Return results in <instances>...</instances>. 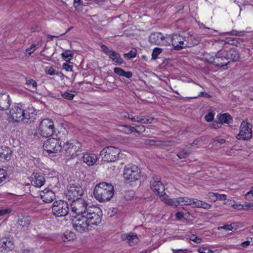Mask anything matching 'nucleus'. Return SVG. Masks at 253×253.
Returning a JSON list of instances; mask_svg holds the SVG:
<instances>
[{
    "label": "nucleus",
    "instance_id": "obj_52",
    "mask_svg": "<svg viewBox=\"0 0 253 253\" xmlns=\"http://www.w3.org/2000/svg\"><path fill=\"white\" fill-rule=\"evenodd\" d=\"M227 33L232 36H241L243 35V32H239L234 30H232L230 32H227Z\"/></svg>",
    "mask_w": 253,
    "mask_h": 253
},
{
    "label": "nucleus",
    "instance_id": "obj_25",
    "mask_svg": "<svg viewBox=\"0 0 253 253\" xmlns=\"http://www.w3.org/2000/svg\"><path fill=\"white\" fill-rule=\"evenodd\" d=\"M109 58L111 59L116 65H121L124 62L123 59L121 57L119 53L114 50L111 52Z\"/></svg>",
    "mask_w": 253,
    "mask_h": 253
},
{
    "label": "nucleus",
    "instance_id": "obj_48",
    "mask_svg": "<svg viewBox=\"0 0 253 253\" xmlns=\"http://www.w3.org/2000/svg\"><path fill=\"white\" fill-rule=\"evenodd\" d=\"M139 117V116H131L130 117L129 114L128 113H126V114L124 116V118H127V119L130 120L132 122H138Z\"/></svg>",
    "mask_w": 253,
    "mask_h": 253
},
{
    "label": "nucleus",
    "instance_id": "obj_17",
    "mask_svg": "<svg viewBox=\"0 0 253 253\" xmlns=\"http://www.w3.org/2000/svg\"><path fill=\"white\" fill-rule=\"evenodd\" d=\"M12 101L10 95L5 92H0V110L6 111L9 109Z\"/></svg>",
    "mask_w": 253,
    "mask_h": 253
},
{
    "label": "nucleus",
    "instance_id": "obj_16",
    "mask_svg": "<svg viewBox=\"0 0 253 253\" xmlns=\"http://www.w3.org/2000/svg\"><path fill=\"white\" fill-rule=\"evenodd\" d=\"M150 188L156 194L162 196L165 194V187L160 176L154 175L150 181Z\"/></svg>",
    "mask_w": 253,
    "mask_h": 253
},
{
    "label": "nucleus",
    "instance_id": "obj_18",
    "mask_svg": "<svg viewBox=\"0 0 253 253\" xmlns=\"http://www.w3.org/2000/svg\"><path fill=\"white\" fill-rule=\"evenodd\" d=\"M225 53L226 55L227 60L231 62H235L239 61L240 55L239 52L235 48H230L225 49Z\"/></svg>",
    "mask_w": 253,
    "mask_h": 253
},
{
    "label": "nucleus",
    "instance_id": "obj_59",
    "mask_svg": "<svg viewBox=\"0 0 253 253\" xmlns=\"http://www.w3.org/2000/svg\"><path fill=\"white\" fill-rule=\"evenodd\" d=\"M208 198L211 200V201L215 202V197L216 193L213 192H210L208 194Z\"/></svg>",
    "mask_w": 253,
    "mask_h": 253
},
{
    "label": "nucleus",
    "instance_id": "obj_50",
    "mask_svg": "<svg viewBox=\"0 0 253 253\" xmlns=\"http://www.w3.org/2000/svg\"><path fill=\"white\" fill-rule=\"evenodd\" d=\"M191 241H193L194 243L199 244L201 242L202 239L194 234H193L190 238Z\"/></svg>",
    "mask_w": 253,
    "mask_h": 253
},
{
    "label": "nucleus",
    "instance_id": "obj_35",
    "mask_svg": "<svg viewBox=\"0 0 253 253\" xmlns=\"http://www.w3.org/2000/svg\"><path fill=\"white\" fill-rule=\"evenodd\" d=\"M193 198H188L187 197H179L178 198V201L179 202V204H181V205H192Z\"/></svg>",
    "mask_w": 253,
    "mask_h": 253
},
{
    "label": "nucleus",
    "instance_id": "obj_12",
    "mask_svg": "<svg viewBox=\"0 0 253 253\" xmlns=\"http://www.w3.org/2000/svg\"><path fill=\"white\" fill-rule=\"evenodd\" d=\"M65 196L68 200H75L81 197L84 194V190L82 187L79 185L74 184H70L65 191Z\"/></svg>",
    "mask_w": 253,
    "mask_h": 253
},
{
    "label": "nucleus",
    "instance_id": "obj_36",
    "mask_svg": "<svg viewBox=\"0 0 253 253\" xmlns=\"http://www.w3.org/2000/svg\"><path fill=\"white\" fill-rule=\"evenodd\" d=\"M120 127L121 128V131L126 134H130L134 132V126H131L130 125H121Z\"/></svg>",
    "mask_w": 253,
    "mask_h": 253
},
{
    "label": "nucleus",
    "instance_id": "obj_56",
    "mask_svg": "<svg viewBox=\"0 0 253 253\" xmlns=\"http://www.w3.org/2000/svg\"><path fill=\"white\" fill-rule=\"evenodd\" d=\"M45 71L46 74L49 75H53L55 74V70L52 67H46L45 68Z\"/></svg>",
    "mask_w": 253,
    "mask_h": 253
},
{
    "label": "nucleus",
    "instance_id": "obj_61",
    "mask_svg": "<svg viewBox=\"0 0 253 253\" xmlns=\"http://www.w3.org/2000/svg\"><path fill=\"white\" fill-rule=\"evenodd\" d=\"M211 207V205L206 203L205 202L202 201V204L201 208L204 209L205 210H209Z\"/></svg>",
    "mask_w": 253,
    "mask_h": 253
},
{
    "label": "nucleus",
    "instance_id": "obj_46",
    "mask_svg": "<svg viewBox=\"0 0 253 253\" xmlns=\"http://www.w3.org/2000/svg\"><path fill=\"white\" fill-rule=\"evenodd\" d=\"M63 69H65L67 71H73V65H70L69 62H66L62 65Z\"/></svg>",
    "mask_w": 253,
    "mask_h": 253
},
{
    "label": "nucleus",
    "instance_id": "obj_27",
    "mask_svg": "<svg viewBox=\"0 0 253 253\" xmlns=\"http://www.w3.org/2000/svg\"><path fill=\"white\" fill-rule=\"evenodd\" d=\"M0 245L1 252H7L13 248V243L7 239H5L4 241H0Z\"/></svg>",
    "mask_w": 253,
    "mask_h": 253
},
{
    "label": "nucleus",
    "instance_id": "obj_24",
    "mask_svg": "<svg viewBox=\"0 0 253 253\" xmlns=\"http://www.w3.org/2000/svg\"><path fill=\"white\" fill-rule=\"evenodd\" d=\"M164 38L162 33L159 32H155L151 34L149 38V41L155 44H161V39Z\"/></svg>",
    "mask_w": 253,
    "mask_h": 253
},
{
    "label": "nucleus",
    "instance_id": "obj_40",
    "mask_svg": "<svg viewBox=\"0 0 253 253\" xmlns=\"http://www.w3.org/2000/svg\"><path fill=\"white\" fill-rule=\"evenodd\" d=\"M190 152L185 149H182L177 154V156L180 159H185L189 156Z\"/></svg>",
    "mask_w": 253,
    "mask_h": 253
},
{
    "label": "nucleus",
    "instance_id": "obj_31",
    "mask_svg": "<svg viewBox=\"0 0 253 253\" xmlns=\"http://www.w3.org/2000/svg\"><path fill=\"white\" fill-rule=\"evenodd\" d=\"M218 120L220 124L222 125L223 123L229 124L230 123V121L232 120V118L228 113H224L219 116Z\"/></svg>",
    "mask_w": 253,
    "mask_h": 253
},
{
    "label": "nucleus",
    "instance_id": "obj_28",
    "mask_svg": "<svg viewBox=\"0 0 253 253\" xmlns=\"http://www.w3.org/2000/svg\"><path fill=\"white\" fill-rule=\"evenodd\" d=\"M244 40L240 38H227L224 41V44H229L236 46L242 45Z\"/></svg>",
    "mask_w": 253,
    "mask_h": 253
},
{
    "label": "nucleus",
    "instance_id": "obj_7",
    "mask_svg": "<svg viewBox=\"0 0 253 253\" xmlns=\"http://www.w3.org/2000/svg\"><path fill=\"white\" fill-rule=\"evenodd\" d=\"M207 59L209 62L214 66L220 68L227 66L230 64V61L227 60L225 53L224 49L219 50L214 55L207 57Z\"/></svg>",
    "mask_w": 253,
    "mask_h": 253
},
{
    "label": "nucleus",
    "instance_id": "obj_19",
    "mask_svg": "<svg viewBox=\"0 0 253 253\" xmlns=\"http://www.w3.org/2000/svg\"><path fill=\"white\" fill-rule=\"evenodd\" d=\"M41 198L43 202L49 203L55 199V193L51 190L45 189L40 194Z\"/></svg>",
    "mask_w": 253,
    "mask_h": 253
},
{
    "label": "nucleus",
    "instance_id": "obj_60",
    "mask_svg": "<svg viewBox=\"0 0 253 253\" xmlns=\"http://www.w3.org/2000/svg\"><path fill=\"white\" fill-rule=\"evenodd\" d=\"M245 196L247 199H252L253 198V187L251 190L246 193Z\"/></svg>",
    "mask_w": 253,
    "mask_h": 253
},
{
    "label": "nucleus",
    "instance_id": "obj_39",
    "mask_svg": "<svg viewBox=\"0 0 253 253\" xmlns=\"http://www.w3.org/2000/svg\"><path fill=\"white\" fill-rule=\"evenodd\" d=\"M162 49L159 47H155L152 53V59L155 60L158 58V55L161 53Z\"/></svg>",
    "mask_w": 253,
    "mask_h": 253
},
{
    "label": "nucleus",
    "instance_id": "obj_1",
    "mask_svg": "<svg viewBox=\"0 0 253 253\" xmlns=\"http://www.w3.org/2000/svg\"><path fill=\"white\" fill-rule=\"evenodd\" d=\"M59 138L62 142L61 152L70 159L76 157L82 151V144L76 139H71L68 131L65 128L60 131Z\"/></svg>",
    "mask_w": 253,
    "mask_h": 253
},
{
    "label": "nucleus",
    "instance_id": "obj_10",
    "mask_svg": "<svg viewBox=\"0 0 253 253\" xmlns=\"http://www.w3.org/2000/svg\"><path fill=\"white\" fill-rule=\"evenodd\" d=\"M38 133L42 137H49L55 132L54 123L49 119L42 120L39 126Z\"/></svg>",
    "mask_w": 253,
    "mask_h": 253
},
{
    "label": "nucleus",
    "instance_id": "obj_8",
    "mask_svg": "<svg viewBox=\"0 0 253 253\" xmlns=\"http://www.w3.org/2000/svg\"><path fill=\"white\" fill-rule=\"evenodd\" d=\"M120 149L113 146H106L100 152V155L104 162H113L118 159Z\"/></svg>",
    "mask_w": 253,
    "mask_h": 253
},
{
    "label": "nucleus",
    "instance_id": "obj_9",
    "mask_svg": "<svg viewBox=\"0 0 253 253\" xmlns=\"http://www.w3.org/2000/svg\"><path fill=\"white\" fill-rule=\"evenodd\" d=\"M59 132L57 134V138H50L46 140L43 144L44 149L49 154L57 153L62 150V142L60 141L59 138Z\"/></svg>",
    "mask_w": 253,
    "mask_h": 253
},
{
    "label": "nucleus",
    "instance_id": "obj_44",
    "mask_svg": "<svg viewBox=\"0 0 253 253\" xmlns=\"http://www.w3.org/2000/svg\"><path fill=\"white\" fill-rule=\"evenodd\" d=\"M169 37H171L170 35H167V37H164V38L161 39V44L164 45H169L170 42H171L169 39Z\"/></svg>",
    "mask_w": 253,
    "mask_h": 253
},
{
    "label": "nucleus",
    "instance_id": "obj_20",
    "mask_svg": "<svg viewBox=\"0 0 253 253\" xmlns=\"http://www.w3.org/2000/svg\"><path fill=\"white\" fill-rule=\"evenodd\" d=\"M12 151L8 147L1 146L0 148V159L2 161H8L12 157Z\"/></svg>",
    "mask_w": 253,
    "mask_h": 253
},
{
    "label": "nucleus",
    "instance_id": "obj_45",
    "mask_svg": "<svg viewBox=\"0 0 253 253\" xmlns=\"http://www.w3.org/2000/svg\"><path fill=\"white\" fill-rule=\"evenodd\" d=\"M214 114L212 112L208 113L205 116V119L208 122H211L213 120Z\"/></svg>",
    "mask_w": 253,
    "mask_h": 253
},
{
    "label": "nucleus",
    "instance_id": "obj_41",
    "mask_svg": "<svg viewBox=\"0 0 253 253\" xmlns=\"http://www.w3.org/2000/svg\"><path fill=\"white\" fill-rule=\"evenodd\" d=\"M145 130V126L143 125H137L134 126V132L141 134Z\"/></svg>",
    "mask_w": 253,
    "mask_h": 253
},
{
    "label": "nucleus",
    "instance_id": "obj_64",
    "mask_svg": "<svg viewBox=\"0 0 253 253\" xmlns=\"http://www.w3.org/2000/svg\"><path fill=\"white\" fill-rule=\"evenodd\" d=\"M175 217L178 219H181L183 217V214L181 212H177L175 214Z\"/></svg>",
    "mask_w": 253,
    "mask_h": 253
},
{
    "label": "nucleus",
    "instance_id": "obj_14",
    "mask_svg": "<svg viewBox=\"0 0 253 253\" xmlns=\"http://www.w3.org/2000/svg\"><path fill=\"white\" fill-rule=\"evenodd\" d=\"M73 227L74 229L79 232L84 233L88 231V225L86 221L84 214L75 215L72 222Z\"/></svg>",
    "mask_w": 253,
    "mask_h": 253
},
{
    "label": "nucleus",
    "instance_id": "obj_51",
    "mask_svg": "<svg viewBox=\"0 0 253 253\" xmlns=\"http://www.w3.org/2000/svg\"><path fill=\"white\" fill-rule=\"evenodd\" d=\"M215 201L217 200L225 201L227 199V195L225 194H220L216 193Z\"/></svg>",
    "mask_w": 253,
    "mask_h": 253
},
{
    "label": "nucleus",
    "instance_id": "obj_4",
    "mask_svg": "<svg viewBox=\"0 0 253 253\" xmlns=\"http://www.w3.org/2000/svg\"><path fill=\"white\" fill-rule=\"evenodd\" d=\"M180 36L176 34H173L171 37H169V39L171 42L174 49L175 50H180L186 47H192L197 45L199 43V38L198 37H193L192 36L188 38V41L186 43H184L183 41H179Z\"/></svg>",
    "mask_w": 253,
    "mask_h": 253
},
{
    "label": "nucleus",
    "instance_id": "obj_30",
    "mask_svg": "<svg viewBox=\"0 0 253 253\" xmlns=\"http://www.w3.org/2000/svg\"><path fill=\"white\" fill-rule=\"evenodd\" d=\"M164 195L162 201L167 205L176 207L179 205V202L178 201V198L170 199L166 194Z\"/></svg>",
    "mask_w": 253,
    "mask_h": 253
},
{
    "label": "nucleus",
    "instance_id": "obj_33",
    "mask_svg": "<svg viewBox=\"0 0 253 253\" xmlns=\"http://www.w3.org/2000/svg\"><path fill=\"white\" fill-rule=\"evenodd\" d=\"M26 85L29 87L28 89L31 91L34 92L37 89V82L33 79H26Z\"/></svg>",
    "mask_w": 253,
    "mask_h": 253
},
{
    "label": "nucleus",
    "instance_id": "obj_3",
    "mask_svg": "<svg viewBox=\"0 0 253 253\" xmlns=\"http://www.w3.org/2000/svg\"><path fill=\"white\" fill-rule=\"evenodd\" d=\"M114 189L111 183L100 182L97 184L93 190V194L96 200L100 202L108 201L113 197Z\"/></svg>",
    "mask_w": 253,
    "mask_h": 253
},
{
    "label": "nucleus",
    "instance_id": "obj_34",
    "mask_svg": "<svg viewBox=\"0 0 253 253\" xmlns=\"http://www.w3.org/2000/svg\"><path fill=\"white\" fill-rule=\"evenodd\" d=\"M76 238V235L74 232L67 231L64 234L63 240L64 242L74 240Z\"/></svg>",
    "mask_w": 253,
    "mask_h": 253
},
{
    "label": "nucleus",
    "instance_id": "obj_6",
    "mask_svg": "<svg viewBox=\"0 0 253 253\" xmlns=\"http://www.w3.org/2000/svg\"><path fill=\"white\" fill-rule=\"evenodd\" d=\"M141 176V170L136 165H128L124 168L123 177L126 182L132 185Z\"/></svg>",
    "mask_w": 253,
    "mask_h": 253
},
{
    "label": "nucleus",
    "instance_id": "obj_26",
    "mask_svg": "<svg viewBox=\"0 0 253 253\" xmlns=\"http://www.w3.org/2000/svg\"><path fill=\"white\" fill-rule=\"evenodd\" d=\"M123 238L127 240L130 246H132L138 243L139 239L135 233H131L129 234H124Z\"/></svg>",
    "mask_w": 253,
    "mask_h": 253
},
{
    "label": "nucleus",
    "instance_id": "obj_15",
    "mask_svg": "<svg viewBox=\"0 0 253 253\" xmlns=\"http://www.w3.org/2000/svg\"><path fill=\"white\" fill-rule=\"evenodd\" d=\"M240 132L237 136L238 139L250 140L252 137V130L250 123L243 121L240 127Z\"/></svg>",
    "mask_w": 253,
    "mask_h": 253
},
{
    "label": "nucleus",
    "instance_id": "obj_29",
    "mask_svg": "<svg viewBox=\"0 0 253 253\" xmlns=\"http://www.w3.org/2000/svg\"><path fill=\"white\" fill-rule=\"evenodd\" d=\"M114 72L120 76L125 77L128 79L131 78L133 75L131 72H126L124 69L119 67L114 68Z\"/></svg>",
    "mask_w": 253,
    "mask_h": 253
},
{
    "label": "nucleus",
    "instance_id": "obj_23",
    "mask_svg": "<svg viewBox=\"0 0 253 253\" xmlns=\"http://www.w3.org/2000/svg\"><path fill=\"white\" fill-rule=\"evenodd\" d=\"M17 227L21 230L26 231L30 224V221L26 217L19 218L17 222Z\"/></svg>",
    "mask_w": 253,
    "mask_h": 253
},
{
    "label": "nucleus",
    "instance_id": "obj_53",
    "mask_svg": "<svg viewBox=\"0 0 253 253\" xmlns=\"http://www.w3.org/2000/svg\"><path fill=\"white\" fill-rule=\"evenodd\" d=\"M138 123H140L143 124H149V120H148V118H146L145 116H139Z\"/></svg>",
    "mask_w": 253,
    "mask_h": 253
},
{
    "label": "nucleus",
    "instance_id": "obj_47",
    "mask_svg": "<svg viewBox=\"0 0 253 253\" xmlns=\"http://www.w3.org/2000/svg\"><path fill=\"white\" fill-rule=\"evenodd\" d=\"M6 175V171L2 169H0V183L3 181L5 179Z\"/></svg>",
    "mask_w": 253,
    "mask_h": 253
},
{
    "label": "nucleus",
    "instance_id": "obj_32",
    "mask_svg": "<svg viewBox=\"0 0 253 253\" xmlns=\"http://www.w3.org/2000/svg\"><path fill=\"white\" fill-rule=\"evenodd\" d=\"M62 58L66 61L69 62V63H71L70 60L73 58L74 53L72 51L70 50H65L61 54Z\"/></svg>",
    "mask_w": 253,
    "mask_h": 253
},
{
    "label": "nucleus",
    "instance_id": "obj_5",
    "mask_svg": "<svg viewBox=\"0 0 253 253\" xmlns=\"http://www.w3.org/2000/svg\"><path fill=\"white\" fill-rule=\"evenodd\" d=\"M86 212L84 215L88 226L97 225L101 223L102 213L100 208L95 206H89Z\"/></svg>",
    "mask_w": 253,
    "mask_h": 253
},
{
    "label": "nucleus",
    "instance_id": "obj_55",
    "mask_svg": "<svg viewBox=\"0 0 253 253\" xmlns=\"http://www.w3.org/2000/svg\"><path fill=\"white\" fill-rule=\"evenodd\" d=\"M242 208H243L244 210H253V203H252L244 204V205L242 206Z\"/></svg>",
    "mask_w": 253,
    "mask_h": 253
},
{
    "label": "nucleus",
    "instance_id": "obj_43",
    "mask_svg": "<svg viewBox=\"0 0 253 253\" xmlns=\"http://www.w3.org/2000/svg\"><path fill=\"white\" fill-rule=\"evenodd\" d=\"M202 204V201L197 199L193 198L192 207L193 208H201Z\"/></svg>",
    "mask_w": 253,
    "mask_h": 253
},
{
    "label": "nucleus",
    "instance_id": "obj_54",
    "mask_svg": "<svg viewBox=\"0 0 253 253\" xmlns=\"http://www.w3.org/2000/svg\"><path fill=\"white\" fill-rule=\"evenodd\" d=\"M11 211V209L9 208L1 209L0 210V216H3L7 214H8L10 213Z\"/></svg>",
    "mask_w": 253,
    "mask_h": 253
},
{
    "label": "nucleus",
    "instance_id": "obj_37",
    "mask_svg": "<svg viewBox=\"0 0 253 253\" xmlns=\"http://www.w3.org/2000/svg\"><path fill=\"white\" fill-rule=\"evenodd\" d=\"M72 92L77 94V92L76 91L71 90L69 91L64 92L62 94V96L65 99L68 100H72L75 96V94L72 93Z\"/></svg>",
    "mask_w": 253,
    "mask_h": 253
},
{
    "label": "nucleus",
    "instance_id": "obj_2",
    "mask_svg": "<svg viewBox=\"0 0 253 253\" xmlns=\"http://www.w3.org/2000/svg\"><path fill=\"white\" fill-rule=\"evenodd\" d=\"M35 109L32 106L26 107L24 104H16L10 110V114L14 122H23L28 123L30 119L35 115Z\"/></svg>",
    "mask_w": 253,
    "mask_h": 253
},
{
    "label": "nucleus",
    "instance_id": "obj_13",
    "mask_svg": "<svg viewBox=\"0 0 253 253\" xmlns=\"http://www.w3.org/2000/svg\"><path fill=\"white\" fill-rule=\"evenodd\" d=\"M71 208L72 211L76 215H83L88 210L87 203L85 200L82 198H77V199L72 201Z\"/></svg>",
    "mask_w": 253,
    "mask_h": 253
},
{
    "label": "nucleus",
    "instance_id": "obj_21",
    "mask_svg": "<svg viewBox=\"0 0 253 253\" xmlns=\"http://www.w3.org/2000/svg\"><path fill=\"white\" fill-rule=\"evenodd\" d=\"M97 159V156L94 154H84L83 156V160L88 166H93Z\"/></svg>",
    "mask_w": 253,
    "mask_h": 253
},
{
    "label": "nucleus",
    "instance_id": "obj_57",
    "mask_svg": "<svg viewBox=\"0 0 253 253\" xmlns=\"http://www.w3.org/2000/svg\"><path fill=\"white\" fill-rule=\"evenodd\" d=\"M221 124H220V122L218 123L217 122H213L211 125V127L212 128L217 129L221 126Z\"/></svg>",
    "mask_w": 253,
    "mask_h": 253
},
{
    "label": "nucleus",
    "instance_id": "obj_42",
    "mask_svg": "<svg viewBox=\"0 0 253 253\" xmlns=\"http://www.w3.org/2000/svg\"><path fill=\"white\" fill-rule=\"evenodd\" d=\"M101 48L102 51L108 56H109L111 52L113 51V50L110 49L106 45L103 44L101 45Z\"/></svg>",
    "mask_w": 253,
    "mask_h": 253
},
{
    "label": "nucleus",
    "instance_id": "obj_62",
    "mask_svg": "<svg viewBox=\"0 0 253 253\" xmlns=\"http://www.w3.org/2000/svg\"><path fill=\"white\" fill-rule=\"evenodd\" d=\"M83 4V1L82 0H74V7L77 9V7L80 5Z\"/></svg>",
    "mask_w": 253,
    "mask_h": 253
},
{
    "label": "nucleus",
    "instance_id": "obj_58",
    "mask_svg": "<svg viewBox=\"0 0 253 253\" xmlns=\"http://www.w3.org/2000/svg\"><path fill=\"white\" fill-rule=\"evenodd\" d=\"M160 141L159 140H155L153 139H146L145 140V144L150 145H155L156 142H160Z\"/></svg>",
    "mask_w": 253,
    "mask_h": 253
},
{
    "label": "nucleus",
    "instance_id": "obj_49",
    "mask_svg": "<svg viewBox=\"0 0 253 253\" xmlns=\"http://www.w3.org/2000/svg\"><path fill=\"white\" fill-rule=\"evenodd\" d=\"M199 253H213V251L210 250L208 247H202L198 249Z\"/></svg>",
    "mask_w": 253,
    "mask_h": 253
},
{
    "label": "nucleus",
    "instance_id": "obj_22",
    "mask_svg": "<svg viewBox=\"0 0 253 253\" xmlns=\"http://www.w3.org/2000/svg\"><path fill=\"white\" fill-rule=\"evenodd\" d=\"M33 175L35 178L33 185L35 186L41 187L44 184L45 180L42 173L34 172Z\"/></svg>",
    "mask_w": 253,
    "mask_h": 253
},
{
    "label": "nucleus",
    "instance_id": "obj_11",
    "mask_svg": "<svg viewBox=\"0 0 253 253\" xmlns=\"http://www.w3.org/2000/svg\"><path fill=\"white\" fill-rule=\"evenodd\" d=\"M69 205L64 201H55L53 204L52 212L56 217L65 216L69 213Z\"/></svg>",
    "mask_w": 253,
    "mask_h": 253
},
{
    "label": "nucleus",
    "instance_id": "obj_38",
    "mask_svg": "<svg viewBox=\"0 0 253 253\" xmlns=\"http://www.w3.org/2000/svg\"><path fill=\"white\" fill-rule=\"evenodd\" d=\"M137 54V51L136 49H132L128 53L124 54V56L126 59H130L132 58H134Z\"/></svg>",
    "mask_w": 253,
    "mask_h": 253
},
{
    "label": "nucleus",
    "instance_id": "obj_63",
    "mask_svg": "<svg viewBox=\"0 0 253 253\" xmlns=\"http://www.w3.org/2000/svg\"><path fill=\"white\" fill-rule=\"evenodd\" d=\"M35 50V49H32V47H28L26 50V55H28L29 56H30Z\"/></svg>",
    "mask_w": 253,
    "mask_h": 253
}]
</instances>
